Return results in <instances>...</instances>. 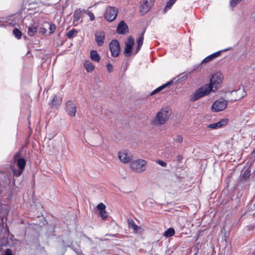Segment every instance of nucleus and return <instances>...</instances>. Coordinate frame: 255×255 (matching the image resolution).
<instances>
[{
  "label": "nucleus",
  "mask_w": 255,
  "mask_h": 255,
  "mask_svg": "<svg viewBox=\"0 0 255 255\" xmlns=\"http://www.w3.org/2000/svg\"><path fill=\"white\" fill-rule=\"evenodd\" d=\"M170 116L168 108H163L157 113L152 120V123L155 125H163L169 119Z\"/></svg>",
  "instance_id": "f257e3e1"
},
{
  "label": "nucleus",
  "mask_w": 255,
  "mask_h": 255,
  "mask_svg": "<svg viewBox=\"0 0 255 255\" xmlns=\"http://www.w3.org/2000/svg\"><path fill=\"white\" fill-rule=\"evenodd\" d=\"M211 92V89L209 87L205 85L198 89L190 96L189 100L191 102H195L199 99L209 95Z\"/></svg>",
  "instance_id": "f03ea898"
},
{
  "label": "nucleus",
  "mask_w": 255,
  "mask_h": 255,
  "mask_svg": "<svg viewBox=\"0 0 255 255\" xmlns=\"http://www.w3.org/2000/svg\"><path fill=\"white\" fill-rule=\"evenodd\" d=\"M223 76L220 73H214L210 78L209 84H206L211 89V92L217 90L222 82Z\"/></svg>",
  "instance_id": "7ed1b4c3"
},
{
  "label": "nucleus",
  "mask_w": 255,
  "mask_h": 255,
  "mask_svg": "<svg viewBox=\"0 0 255 255\" xmlns=\"http://www.w3.org/2000/svg\"><path fill=\"white\" fill-rule=\"evenodd\" d=\"M130 167L135 172L140 173L146 170L147 162L143 159H136L130 162Z\"/></svg>",
  "instance_id": "20e7f679"
},
{
  "label": "nucleus",
  "mask_w": 255,
  "mask_h": 255,
  "mask_svg": "<svg viewBox=\"0 0 255 255\" xmlns=\"http://www.w3.org/2000/svg\"><path fill=\"white\" fill-rule=\"evenodd\" d=\"M118 12V10L115 7L108 6L104 13V18L108 21L112 22L116 19Z\"/></svg>",
  "instance_id": "39448f33"
},
{
  "label": "nucleus",
  "mask_w": 255,
  "mask_h": 255,
  "mask_svg": "<svg viewBox=\"0 0 255 255\" xmlns=\"http://www.w3.org/2000/svg\"><path fill=\"white\" fill-rule=\"evenodd\" d=\"M228 102L224 99H220L215 101L212 106V111L213 112H218L225 110L227 106Z\"/></svg>",
  "instance_id": "423d86ee"
},
{
  "label": "nucleus",
  "mask_w": 255,
  "mask_h": 255,
  "mask_svg": "<svg viewBox=\"0 0 255 255\" xmlns=\"http://www.w3.org/2000/svg\"><path fill=\"white\" fill-rule=\"evenodd\" d=\"M109 47L112 56L114 57H117L120 52V47L119 41L116 39L112 40L110 43Z\"/></svg>",
  "instance_id": "0eeeda50"
},
{
  "label": "nucleus",
  "mask_w": 255,
  "mask_h": 255,
  "mask_svg": "<svg viewBox=\"0 0 255 255\" xmlns=\"http://www.w3.org/2000/svg\"><path fill=\"white\" fill-rule=\"evenodd\" d=\"M134 44V38L131 36L128 37V41L125 43V48L124 50V55L126 57H128L131 55Z\"/></svg>",
  "instance_id": "6e6552de"
},
{
  "label": "nucleus",
  "mask_w": 255,
  "mask_h": 255,
  "mask_svg": "<svg viewBox=\"0 0 255 255\" xmlns=\"http://www.w3.org/2000/svg\"><path fill=\"white\" fill-rule=\"evenodd\" d=\"M118 157L119 159L124 163L129 162L132 158L131 153L126 150L119 152Z\"/></svg>",
  "instance_id": "1a4fd4ad"
},
{
  "label": "nucleus",
  "mask_w": 255,
  "mask_h": 255,
  "mask_svg": "<svg viewBox=\"0 0 255 255\" xmlns=\"http://www.w3.org/2000/svg\"><path fill=\"white\" fill-rule=\"evenodd\" d=\"M65 110L71 117H74L76 113V106L72 101H68L66 103Z\"/></svg>",
  "instance_id": "9d476101"
},
{
  "label": "nucleus",
  "mask_w": 255,
  "mask_h": 255,
  "mask_svg": "<svg viewBox=\"0 0 255 255\" xmlns=\"http://www.w3.org/2000/svg\"><path fill=\"white\" fill-rule=\"evenodd\" d=\"M21 152L19 151L16 152L14 156V160L16 161L18 168L23 169L25 168L26 165V161L24 158L20 157Z\"/></svg>",
  "instance_id": "9b49d317"
},
{
  "label": "nucleus",
  "mask_w": 255,
  "mask_h": 255,
  "mask_svg": "<svg viewBox=\"0 0 255 255\" xmlns=\"http://www.w3.org/2000/svg\"><path fill=\"white\" fill-rule=\"evenodd\" d=\"M95 41L99 46L103 45L105 40V32L103 31H97L95 33Z\"/></svg>",
  "instance_id": "f8f14e48"
},
{
  "label": "nucleus",
  "mask_w": 255,
  "mask_h": 255,
  "mask_svg": "<svg viewBox=\"0 0 255 255\" xmlns=\"http://www.w3.org/2000/svg\"><path fill=\"white\" fill-rule=\"evenodd\" d=\"M117 32L120 34H125L128 32V27L124 21L120 22L117 26Z\"/></svg>",
  "instance_id": "ddd939ff"
},
{
  "label": "nucleus",
  "mask_w": 255,
  "mask_h": 255,
  "mask_svg": "<svg viewBox=\"0 0 255 255\" xmlns=\"http://www.w3.org/2000/svg\"><path fill=\"white\" fill-rule=\"evenodd\" d=\"M228 119H223L217 123L208 125L207 128L212 129L219 128L226 126L228 124Z\"/></svg>",
  "instance_id": "4468645a"
},
{
  "label": "nucleus",
  "mask_w": 255,
  "mask_h": 255,
  "mask_svg": "<svg viewBox=\"0 0 255 255\" xmlns=\"http://www.w3.org/2000/svg\"><path fill=\"white\" fill-rule=\"evenodd\" d=\"M222 51H223L222 50H220L209 55L202 60V61L201 62V64L206 63L212 60L213 59L219 57Z\"/></svg>",
  "instance_id": "2eb2a0df"
},
{
  "label": "nucleus",
  "mask_w": 255,
  "mask_h": 255,
  "mask_svg": "<svg viewBox=\"0 0 255 255\" xmlns=\"http://www.w3.org/2000/svg\"><path fill=\"white\" fill-rule=\"evenodd\" d=\"M62 102V98L58 97L56 96H54L52 99L51 100L50 105L53 107L57 108L60 105Z\"/></svg>",
  "instance_id": "dca6fc26"
},
{
  "label": "nucleus",
  "mask_w": 255,
  "mask_h": 255,
  "mask_svg": "<svg viewBox=\"0 0 255 255\" xmlns=\"http://www.w3.org/2000/svg\"><path fill=\"white\" fill-rule=\"evenodd\" d=\"M250 171L249 169L246 170L240 175V180L242 181H247L250 177Z\"/></svg>",
  "instance_id": "f3484780"
},
{
  "label": "nucleus",
  "mask_w": 255,
  "mask_h": 255,
  "mask_svg": "<svg viewBox=\"0 0 255 255\" xmlns=\"http://www.w3.org/2000/svg\"><path fill=\"white\" fill-rule=\"evenodd\" d=\"M90 57L91 59L95 62H98L100 60V57L96 50H92L90 52Z\"/></svg>",
  "instance_id": "a211bd4d"
},
{
  "label": "nucleus",
  "mask_w": 255,
  "mask_h": 255,
  "mask_svg": "<svg viewBox=\"0 0 255 255\" xmlns=\"http://www.w3.org/2000/svg\"><path fill=\"white\" fill-rule=\"evenodd\" d=\"M128 227L132 228L134 232H137L141 229V228L136 225L135 222L131 219L128 220Z\"/></svg>",
  "instance_id": "6ab92c4d"
},
{
  "label": "nucleus",
  "mask_w": 255,
  "mask_h": 255,
  "mask_svg": "<svg viewBox=\"0 0 255 255\" xmlns=\"http://www.w3.org/2000/svg\"><path fill=\"white\" fill-rule=\"evenodd\" d=\"M28 34L30 36H33L37 31V26L36 25H32L28 28Z\"/></svg>",
  "instance_id": "aec40b11"
},
{
  "label": "nucleus",
  "mask_w": 255,
  "mask_h": 255,
  "mask_svg": "<svg viewBox=\"0 0 255 255\" xmlns=\"http://www.w3.org/2000/svg\"><path fill=\"white\" fill-rule=\"evenodd\" d=\"M84 67L87 72H91L94 69L93 64L89 61H85L84 63Z\"/></svg>",
  "instance_id": "412c9836"
},
{
  "label": "nucleus",
  "mask_w": 255,
  "mask_h": 255,
  "mask_svg": "<svg viewBox=\"0 0 255 255\" xmlns=\"http://www.w3.org/2000/svg\"><path fill=\"white\" fill-rule=\"evenodd\" d=\"M174 229L173 228H170L164 232V236L168 238L173 236L174 235Z\"/></svg>",
  "instance_id": "4be33fe9"
},
{
  "label": "nucleus",
  "mask_w": 255,
  "mask_h": 255,
  "mask_svg": "<svg viewBox=\"0 0 255 255\" xmlns=\"http://www.w3.org/2000/svg\"><path fill=\"white\" fill-rule=\"evenodd\" d=\"M45 24H47L49 26V34H52L54 33L56 29V26L54 24H52L51 22H46L44 23Z\"/></svg>",
  "instance_id": "5701e85b"
},
{
  "label": "nucleus",
  "mask_w": 255,
  "mask_h": 255,
  "mask_svg": "<svg viewBox=\"0 0 255 255\" xmlns=\"http://www.w3.org/2000/svg\"><path fill=\"white\" fill-rule=\"evenodd\" d=\"M13 34L14 36L18 39H19L21 38L22 33L17 28H15L13 30Z\"/></svg>",
  "instance_id": "b1692460"
},
{
  "label": "nucleus",
  "mask_w": 255,
  "mask_h": 255,
  "mask_svg": "<svg viewBox=\"0 0 255 255\" xmlns=\"http://www.w3.org/2000/svg\"><path fill=\"white\" fill-rule=\"evenodd\" d=\"M78 31L75 29H72L69 31L67 33V36L69 39L72 38L74 35H76Z\"/></svg>",
  "instance_id": "393cba45"
},
{
  "label": "nucleus",
  "mask_w": 255,
  "mask_h": 255,
  "mask_svg": "<svg viewBox=\"0 0 255 255\" xmlns=\"http://www.w3.org/2000/svg\"><path fill=\"white\" fill-rule=\"evenodd\" d=\"M144 31L142 32L140 34V35L138 38V39L137 40V44L140 45L141 46L142 45L143 39H144Z\"/></svg>",
  "instance_id": "a878e982"
},
{
  "label": "nucleus",
  "mask_w": 255,
  "mask_h": 255,
  "mask_svg": "<svg viewBox=\"0 0 255 255\" xmlns=\"http://www.w3.org/2000/svg\"><path fill=\"white\" fill-rule=\"evenodd\" d=\"M81 14L80 11H79L78 10L75 11L73 14L74 21H78L81 18Z\"/></svg>",
  "instance_id": "bb28decb"
},
{
  "label": "nucleus",
  "mask_w": 255,
  "mask_h": 255,
  "mask_svg": "<svg viewBox=\"0 0 255 255\" xmlns=\"http://www.w3.org/2000/svg\"><path fill=\"white\" fill-rule=\"evenodd\" d=\"M23 169H20L18 168V169H13V174L14 176L19 177L23 172Z\"/></svg>",
  "instance_id": "cd10ccee"
},
{
  "label": "nucleus",
  "mask_w": 255,
  "mask_h": 255,
  "mask_svg": "<svg viewBox=\"0 0 255 255\" xmlns=\"http://www.w3.org/2000/svg\"><path fill=\"white\" fill-rule=\"evenodd\" d=\"M99 215L103 220H106L108 217V214L105 210L99 212Z\"/></svg>",
  "instance_id": "c85d7f7f"
},
{
  "label": "nucleus",
  "mask_w": 255,
  "mask_h": 255,
  "mask_svg": "<svg viewBox=\"0 0 255 255\" xmlns=\"http://www.w3.org/2000/svg\"><path fill=\"white\" fill-rule=\"evenodd\" d=\"M175 3V2L173 1V0H169L166 3V5L164 9L165 12L167 10L170 9L171 7Z\"/></svg>",
  "instance_id": "c756f323"
},
{
  "label": "nucleus",
  "mask_w": 255,
  "mask_h": 255,
  "mask_svg": "<svg viewBox=\"0 0 255 255\" xmlns=\"http://www.w3.org/2000/svg\"><path fill=\"white\" fill-rule=\"evenodd\" d=\"M147 1H145L144 2V4L143 5L142 9L141 10V12H143V13H146L149 9L147 5Z\"/></svg>",
  "instance_id": "7c9ffc66"
},
{
  "label": "nucleus",
  "mask_w": 255,
  "mask_h": 255,
  "mask_svg": "<svg viewBox=\"0 0 255 255\" xmlns=\"http://www.w3.org/2000/svg\"><path fill=\"white\" fill-rule=\"evenodd\" d=\"M181 75H180L178 76V77L179 78L176 81V82L177 84L180 83V82L185 81L187 78V75H184V76H183L182 77H180Z\"/></svg>",
  "instance_id": "2f4dec72"
},
{
  "label": "nucleus",
  "mask_w": 255,
  "mask_h": 255,
  "mask_svg": "<svg viewBox=\"0 0 255 255\" xmlns=\"http://www.w3.org/2000/svg\"><path fill=\"white\" fill-rule=\"evenodd\" d=\"M97 208L98 210H99V212H100L101 211H103V210H105L106 206L103 203H101L97 205Z\"/></svg>",
  "instance_id": "473e14b6"
},
{
  "label": "nucleus",
  "mask_w": 255,
  "mask_h": 255,
  "mask_svg": "<svg viewBox=\"0 0 255 255\" xmlns=\"http://www.w3.org/2000/svg\"><path fill=\"white\" fill-rule=\"evenodd\" d=\"M241 1V0H231L230 1V5L232 7H234L240 3Z\"/></svg>",
  "instance_id": "72a5a7b5"
},
{
  "label": "nucleus",
  "mask_w": 255,
  "mask_h": 255,
  "mask_svg": "<svg viewBox=\"0 0 255 255\" xmlns=\"http://www.w3.org/2000/svg\"><path fill=\"white\" fill-rule=\"evenodd\" d=\"M173 82V79H172L170 81L167 82L166 83L160 86V87L162 88V89L163 90L164 88H165L166 87H167L169 85H171Z\"/></svg>",
  "instance_id": "f704fd0d"
},
{
  "label": "nucleus",
  "mask_w": 255,
  "mask_h": 255,
  "mask_svg": "<svg viewBox=\"0 0 255 255\" xmlns=\"http://www.w3.org/2000/svg\"><path fill=\"white\" fill-rule=\"evenodd\" d=\"M173 82V79H172L170 81L167 82L166 83L160 86V87L162 88V89L163 90L164 88H165L166 87H167L169 85H171Z\"/></svg>",
  "instance_id": "c9c22d12"
},
{
  "label": "nucleus",
  "mask_w": 255,
  "mask_h": 255,
  "mask_svg": "<svg viewBox=\"0 0 255 255\" xmlns=\"http://www.w3.org/2000/svg\"><path fill=\"white\" fill-rule=\"evenodd\" d=\"M173 82V79H172L170 81L167 82L166 83L160 86V87L162 88V89L163 90L164 88H165L166 87H167L169 85H171Z\"/></svg>",
  "instance_id": "e433bc0d"
},
{
  "label": "nucleus",
  "mask_w": 255,
  "mask_h": 255,
  "mask_svg": "<svg viewBox=\"0 0 255 255\" xmlns=\"http://www.w3.org/2000/svg\"><path fill=\"white\" fill-rule=\"evenodd\" d=\"M156 162L158 164L163 167H166L167 166L166 163L162 160H158Z\"/></svg>",
  "instance_id": "4c0bfd02"
},
{
  "label": "nucleus",
  "mask_w": 255,
  "mask_h": 255,
  "mask_svg": "<svg viewBox=\"0 0 255 255\" xmlns=\"http://www.w3.org/2000/svg\"><path fill=\"white\" fill-rule=\"evenodd\" d=\"M87 13L89 16L91 21H93V20H95V16H94V14L92 12H90V11H88L87 12Z\"/></svg>",
  "instance_id": "58836bf2"
},
{
  "label": "nucleus",
  "mask_w": 255,
  "mask_h": 255,
  "mask_svg": "<svg viewBox=\"0 0 255 255\" xmlns=\"http://www.w3.org/2000/svg\"><path fill=\"white\" fill-rule=\"evenodd\" d=\"M175 141L178 142H181L183 141V137L181 135H177Z\"/></svg>",
  "instance_id": "ea45409f"
},
{
  "label": "nucleus",
  "mask_w": 255,
  "mask_h": 255,
  "mask_svg": "<svg viewBox=\"0 0 255 255\" xmlns=\"http://www.w3.org/2000/svg\"><path fill=\"white\" fill-rule=\"evenodd\" d=\"M107 68L109 72H111L113 71V67L111 63H108L107 65Z\"/></svg>",
  "instance_id": "a19ab883"
},
{
  "label": "nucleus",
  "mask_w": 255,
  "mask_h": 255,
  "mask_svg": "<svg viewBox=\"0 0 255 255\" xmlns=\"http://www.w3.org/2000/svg\"><path fill=\"white\" fill-rule=\"evenodd\" d=\"M47 32V29L45 28L41 27L40 29V33L42 34L46 33Z\"/></svg>",
  "instance_id": "79ce46f5"
},
{
  "label": "nucleus",
  "mask_w": 255,
  "mask_h": 255,
  "mask_svg": "<svg viewBox=\"0 0 255 255\" xmlns=\"http://www.w3.org/2000/svg\"><path fill=\"white\" fill-rule=\"evenodd\" d=\"M141 46H142L140 45L137 44V46H136V47L135 53H137L138 52V51L140 50Z\"/></svg>",
  "instance_id": "37998d69"
},
{
  "label": "nucleus",
  "mask_w": 255,
  "mask_h": 255,
  "mask_svg": "<svg viewBox=\"0 0 255 255\" xmlns=\"http://www.w3.org/2000/svg\"><path fill=\"white\" fill-rule=\"evenodd\" d=\"M183 159V156L181 155H179L177 157V160L179 162H181Z\"/></svg>",
  "instance_id": "c03bdc74"
},
{
  "label": "nucleus",
  "mask_w": 255,
  "mask_h": 255,
  "mask_svg": "<svg viewBox=\"0 0 255 255\" xmlns=\"http://www.w3.org/2000/svg\"><path fill=\"white\" fill-rule=\"evenodd\" d=\"M162 90V88H161V87H160H160H158L157 88H156V91H157V93H158V92H160V91H161Z\"/></svg>",
  "instance_id": "a18cd8bd"
},
{
  "label": "nucleus",
  "mask_w": 255,
  "mask_h": 255,
  "mask_svg": "<svg viewBox=\"0 0 255 255\" xmlns=\"http://www.w3.org/2000/svg\"><path fill=\"white\" fill-rule=\"evenodd\" d=\"M157 93V91H156V89H155L154 91H153L152 92V93H151V95H154V94H156V93Z\"/></svg>",
  "instance_id": "49530a36"
},
{
  "label": "nucleus",
  "mask_w": 255,
  "mask_h": 255,
  "mask_svg": "<svg viewBox=\"0 0 255 255\" xmlns=\"http://www.w3.org/2000/svg\"><path fill=\"white\" fill-rule=\"evenodd\" d=\"M229 49H230V48H229V49H225V50H224V51H227V50H229Z\"/></svg>",
  "instance_id": "de8ad7c7"
},
{
  "label": "nucleus",
  "mask_w": 255,
  "mask_h": 255,
  "mask_svg": "<svg viewBox=\"0 0 255 255\" xmlns=\"http://www.w3.org/2000/svg\"><path fill=\"white\" fill-rule=\"evenodd\" d=\"M255 255V253L254 254V255Z\"/></svg>",
  "instance_id": "09e8293b"
}]
</instances>
